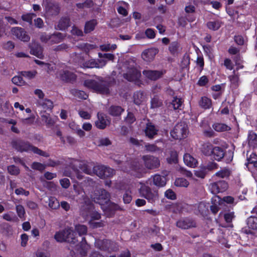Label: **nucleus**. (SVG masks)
I'll return each mask as SVG.
<instances>
[{"instance_id":"obj_1","label":"nucleus","mask_w":257,"mask_h":257,"mask_svg":"<svg viewBox=\"0 0 257 257\" xmlns=\"http://www.w3.org/2000/svg\"><path fill=\"white\" fill-rule=\"evenodd\" d=\"M115 84V80L112 77H98L97 80L87 79L84 81L85 87L93 90L97 93L106 96L110 94V88Z\"/></svg>"},{"instance_id":"obj_2","label":"nucleus","mask_w":257,"mask_h":257,"mask_svg":"<svg viewBox=\"0 0 257 257\" xmlns=\"http://www.w3.org/2000/svg\"><path fill=\"white\" fill-rule=\"evenodd\" d=\"M75 231L71 228L57 232L54 238L58 242H67L75 244L78 241L76 235L78 233L79 236L86 234L87 232V226H75Z\"/></svg>"},{"instance_id":"obj_3","label":"nucleus","mask_w":257,"mask_h":257,"mask_svg":"<svg viewBox=\"0 0 257 257\" xmlns=\"http://www.w3.org/2000/svg\"><path fill=\"white\" fill-rule=\"evenodd\" d=\"M11 145L13 148L19 152L32 151L34 153L45 157H49V153L41 150L38 148L33 146L29 142L21 139H17L12 141Z\"/></svg>"},{"instance_id":"obj_4","label":"nucleus","mask_w":257,"mask_h":257,"mask_svg":"<svg viewBox=\"0 0 257 257\" xmlns=\"http://www.w3.org/2000/svg\"><path fill=\"white\" fill-rule=\"evenodd\" d=\"M85 204L81 208V214L83 217L90 216L89 223L90 225H100L99 222H93L94 220H99L101 218L100 214L94 210L93 204L89 199L85 200Z\"/></svg>"},{"instance_id":"obj_5","label":"nucleus","mask_w":257,"mask_h":257,"mask_svg":"<svg viewBox=\"0 0 257 257\" xmlns=\"http://www.w3.org/2000/svg\"><path fill=\"white\" fill-rule=\"evenodd\" d=\"M139 193L141 197L146 198L151 203H154L159 200L158 190L155 188H151L145 184L141 186Z\"/></svg>"},{"instance_id":"obj_6","label":"nucleus","mask_w":257,"mask_h":257,"mask_svg":"<svg viewBox=\"0 0 257 257\" xmlns=\"http://www.w3.org/2000/svg\"><path fill=\"white\" fill-rule=\"evenodd\" d=\"M188 127L184 122L178 123L171 132V135L175 140H181L186 138L188 134Z\"/></svg>"},{"instance_id":"obj_7","label":"nucleus","mask_w":257,"mask_h":257,"mask_svg":"<svg viewBox=\"0 0 257 257\" xmlns=\"http://www.w3.org/2000/svg\"><path fill=\"white\" fill-rule=\"evenodd\" d=\"M43 6L46 13L50 16H57L60 11L59 4L52 0H43Z\"/></svg>"},{"instance_id":"obj_8","label":"nucleus","mask_w":257,"mask_h":257,"mask_svg":"<svg viewBox=\"0 0 257 257\" xmlns=\"http://www.w3.org/2000/svg\"><path fill=\"white\" fill-rule=\"evenodd\" d=\"M110 197V194L103 189L96 190L94 191L93 194L91 195L92 200L99 204L109 201Z\"/></svg>"},{"instance_id":"obj_9","label":"nucleus","mask_w":257,"mask_h":257,"mask_svg":"<svg viewBox=\"0 0 257 257\" xmlns=\"http://www.w3.org/2000/svg\"><path fill=\"white\" fill-rule=\"evenodd\" d=\"M56 77L61 81L69 83H73L77 79V75L74 73L67 70H61Z\"/></svg>"},{"instance_id":"obj_10","label":"nucleus","mask_w":257,"mask_h":257,"mask_svg":"<svg viewBox=\"0 0 257 257\" xmlns=\"http://www.w3.org/2000/svg\"><path fill=\"white\" fill-rule=\"evenodd\" d=\"M142 159L144 161L145 166L150 170L158 168L160 166V161L158 158L151 156H143Z\"/></svg>"},{"instance_id":"obj_11","label":"nucleus","mask_w":257,"mask_h":257,"mask_svg":"<svg viewBox=\"0 0 257 257\" xmlns=\"http://www.w3.org/2000/svg\"><path fill=\"white\" fill-rule=\"evenodd\" d=\"M114 170L104 166H96L93 167V173L100 178H105L112 176Z\"/></svg>"},{"instance_id":"obj_12","label":"nucleus","mask_w":257,"mask_h":257,"mask_svg":"<svg viewBox=\"0 0 257 257\" xmlns=\"http://www.w3.org/2000/svg\"><path fill=\"white\" fill-rule=\"evenodd\" d=\"M227 183L224 180H220L210 184V190L213 194H217L220 192L226 191L228 188Z\"/></svg>"},{"instance_id":"obj_13","label":"nucleus","mask_w":257,"mask_h":257,"mask_svg":"<svg viewBox=\"0 0 257 257\" xmlns=\"http://www.w3.org/2000/svg\"><path fill=\"white\" fill-rule=\"evenodd\" d=\"M141 74L140 71L135 67H128L127 72L123 74L124 78L129 81L134 82L139 80Z\"/></svg>"},{"instance_id":"obj_14","label":"nucleus","mask_w":257,"mask_h":257,"mask_svg":"<svg viewBox=\"0 0 257 257\" xmlns=\"http://www.w3.org/2000/svg\"><path fill=\"white\" fill-rule=\"evenodd\" d=\"M12 33L18 39L23 42H28L30 39V36L25 30L20 27H15L12 29Z\"/></svg>"},{"instance_id":"obj_15","label":"nucleus","mask_w":257,"mask_h":257,"mask_svg":"<svg viewBox=\"0 0 257 257\" xmlns=\"http://www.w3.org/2000/svg\"><path fill=\"white\" fill-rule=\"evenodd\" d=\"M211 203L210 210L214 214H215L222 207L223 201H221V198L219 196L215 195L211 199Z\"/></svg>"},{"instance_id":"obj_16","label":"nucleus","mask_w":257,"mask_h":257,"mask_svg":"<svg viewBox=\"0 0 257 257\" xmlns=\"http://www.w3.org/2000/svg\"><path fill=\"white\" fill-rule=\"evenodd\" d=\"M143 74L147 78L155 81L162 77L163 72L162 71L145 70L143 71Z\"/></svg>"},{"instance_id":"obj_17","label":"nucleus","mask_w":257,"mask_h":257,"mask_svg":"<svg viewBox=\"0 0 257 257\" xmlns=\"http://www.w3.org/2000/svg\"><path fill=\"white\" fill-rule=\"evenodd\" d=\"M30 53L39 58H42L43 56V48L39 44L32 42L29 44Z\"/></svg>"},{"instance_id":"obj_18","label":"nucleus","mask_w":257,"mask_h":257,"mask_svg":"<svg viewBox=\"0 0 257 257\" xmlns=\"http://www.w3.org/2000/svg\"><path fill=\"white\" fill-rule=\"evenodd\" d=\"M158 50L155 48H150L144 51L142 54V57L146 62H151L153 60L158 53Z\"/></svg>"},{"instance_id":"obj_19","label":"nucleus","mask_w":257,"mask_h":257,"mask_svg":"<svg viewBox=\"0 0 257 257\" xmlns=\"http://www.w3.org/2000/svg\"><path fill=\"white\" fill-rule=\"evenodd\" d=\"M158 132L156 126L151 122H148L144 130L146 136L150 139H153L157 135Z\"/></svg>"},{"instance_id":"obj_20","label":"nucleus","mask_w":257,"mask_h":257,"mask_svg":"<svg viewBox=\"0 0 257 257\" xmlns=\"http://www.w3.org/2000/svg\"><path fill=\"white\" fill-rule=\"evenodd\" d=\"M98 120L95 121V125L99 129H104L109 123L108 119L106 118L105 115L102 113H98Z\"/></svg>"},{"instance_id":"obj_21","label":"nucleus","mask_w":257,"mask_h":257,"mask_svg":"<svg viewBox=\"0 0 257 257\" xmlns=\"http://www.w3.org/2000/svg\"><path fill=\"white\" fill-rule=\"evenodd\" d=\"M212 155L217 161H220L225 156V150L220 147H214Z\"/></svg>"},{"instance_id":"obj_22","label":"nucleus","mask_w":257,"mask_h":257,"mask_svg":"<svg viewBox=\"0 0 257 257\" xmlns=\"http://www.w3.org/2000/svg\"><path fill=\"white\" fill-rule=\"evenodd\" d=\"M70 26V20L68 17H62L59 21L57 29L59 30H65Z\"/></svg>"},{"instance_id":"obj_23","label":"nucleus","mask_w":257,"mask_h":257,"mask_svg":"<svg viewBox=\"0 0 257 257\" xmlns=\"http://www.w3.org/2000/svg\"><path fill=\"white\" fill-rule=\"evenodd\" d=\"M167 179L164 176L156 174L153 177V184L159 187H162L166 185Z\"/></svg>"},{"instance_id":"obj_24","label":"nucleus","mask_w":257,"mask_h":257,"mask_svg":"<svg viewBox=\"0 0 257 257\" xmlns=\"http://www.w3.org/2000/svg\"><path fill=\"white\" fill-rule=\"evenodd\" d=\"M97 24V20L92 19L90 21H87L84 26V32L85 34H88L93 31L95 27Z\"/></svg>"},{"instance_id":"obj_25","label":"nucleus","mask_w":257,"mask_h":257,"mask_svg":"<svg viewBox=\"0 0 257 257\" xmlns=\"http://www.w3.org/2000/svg\"><path fill=\"white\" fill-rule=\"evenodd\" d=\"M123 111L121 106L116 105H111L108 109V113L113 116H119Z\"/></svg>"},{"instance_id":"obj_26","label":"nucleus","mask_w":257,"mask_h":257,"mask_svg":"<svg viewBox=\"0 0 257 257\" xmlns=\"http://www.w3.org/2000/svg\"><path fill=\"white\" fill-rule=\"evenodd\" d=\"M248 144L250 147L257 148V135L252 131L249 132L248 134Z\"/></svg>"},{"instance_id":"obj_27","label":"nucleus","mask_w":257,"mask_h":257,"mask_svg":"<svg viewBox=\"0 0 257 257\" xmlns=\"http://www.w3.org/2000/svg\"><path fill=\"white\" fill-rule=\"evenodd\" d=\"M183 159L184 163L191 167H195L197 163L196 160L189 154H185Z\"/></svg>"},{"instance_id":"obj_28","label":"nucleus","mask_w":257,"mask_h":257,"mask_svg":"<svg viewBox=\"0 0 257 257\" xmlns=\"http://www.w3.org/2000/svg\"><path fill=\"white\" fill-rule=\"evenodd\" d=\"M145 100V95L142 91H137L134 94V101L137 105H140Z\"/></svg>"},{"instance_id":"obj_29","label":"nucleus","mask_w":257,"mask_h":257,"mask_svg":"<svg viewBox=\"0 0 257 257\" xmlns=\"http://www.w3.org/2000/svg\"><path fill=\"white\" fill-rule=\"evenodd\" d=\"M214 147L212 145L209 143H206L202 145L201 151L206 156H210L212 154Z\"/></svg>"},{"instance_id":"obj_30","label":"nucleus","mask_w":257,"mask_h":257,"mask_svg":"<svg viewBox=\"0 0 257 257\" xmlns=\"http://www.w3.org/2000/svg\"><path fill=\"white\" fill-rule=\"evenodd\" d=\"M65 38V35L60 32L54 33L51 35V42L53 44L59 43Z\"/></svg>"},{"instance_id":"obj_31","label":"nucleus","mask_w":257,"mask_h":257,"mask_svg":"<svg viewBox=\"0 0 257 257\" xmlns=\"http://www.w3.org/2000/svg\"><path fill=\"white\" fill-rule=\"evenodd\" d=\"M42 120L45 122L48 127L52 126L55 124V120L50 116V114H44L41 115Z\"/></svg>"},{"instance_id":"obj_32","label":"nucleus","mask_w":257,"mask_h":257,"mask_svg":"<svg viewBox=\"0 0 257 257\" xmlns=\"http://www.w3.org/2000/svg\"><path fill=\"white\" fill-rule=\"evenodd\" d=\"M182 103L181 99L177 98V97H174L173 99L170 102L168 107L171 109L173 108L174 110H176L179 109L182 105Z\"/></svg>"},{"instance_id":"obj_33","label":"nucleus","mask_w":257,"mask_h":257,"mask_svg":"<svg viewBox=\"0 0 257 257\" xmlns=\"http://www.w3.org/2000/svg\"><path fill=\"white\" fill-rule=\"evenodd\" d=\"M71 93L78 98L86 99L88 95L83 91L79 90L76 89H72L70 91Z\"/></svg>"},{"instance_id":"obj_34","label":"nucleus","mask_w":257,"mask_h":257,"mask_svg":"<svg viewBox=\"0 0 257 257\" xmlns=\"http://www.w3.org/2000/svg\"><path fill=\"white\" fill-rule=\"evenodd\" d=\"M222 25V22L219 20L208 22L207 26L208 29L213 31L218 30Z\"/></svg>"},{"instance_id":"obj_35","label":"nucleus","mask_w":257,"mask_h":257,"mask_svg":"<svg viewBox=\"0 0 257 257\" xmlns=\"http://www.w3.org/2000/svg\"><path fill=\"white\" fill-rule=\"evenodd\" d=\"M179 47L180 45L178 42L176 41L173 42L170 44L169 47V50L172 55H176L178 53Z\"/></svg>"},{"instance_id":"obj_36","label":"nucleus","mask_w":257,"mask_h":257,"mask_svg":"<svg viewBox=\"0 0 257 257\" xmlns=\"http://www.w3.org/2000/svg\"><path fill=\"white\" fill-rule=\"evenodd\" d=\"M213 128L217 132H223L230 130L229 126L224 123H216L213 125Z\"/></svg>"},{"instance_id":"obj_37","label":"nucleus","mask_w":257,"mask_h":257,"mask_svg":"<svg viewBox=\"0 0 257 257\" xmlns=\"http://www.w3.org/2000/svg\"><path fill=\"white\" fill-rule=\"evenodd\" d=\"M94 6L92 0H86L84 3H77L76 6L78 9H83L84 8H91Z\"/></svg>"},{"instance_id":"obj_38","label":"nucleus","mask_w":257,"mask_h":257,"mask_svg":"<svg viewBox=\"0 0 257 257\" xmlns=\"http://www.w3.org/2000/svg\"><path fill=\"white\" fill-rule=\"evenodd\" d=\"M200 106L204 108H209L211 105V100L206 97H202L199 101Z\"/></svg>"},{"instance_id":"obj_39","label":"nucleus","mask_w":257,"mask_h":257,"mask_svg":"<svg viewBox=\"0 0 257 257\" xmlns=\"http://www.w3.org/2000/svg\"><path fill=\"white\" fill-rule=\"evenodd\" d=\"M174 184L177 187H187L189 183L184 178H179L176 179Z\"/></svg>"},{"instance_id":"obj_40","label":"nucleus","mask_w":257,"mask_h":257,"mask_svg":"<svg viewBox=\"0 0 257 257\" xmlns=\"http://www.w3.org/2000/svg\"><path fill=\"white\" fill-rule=\"evenodd\" d=\"M48 205L52 209H56L59 207L60 203L55 197H50L49 199Z\"/></svg>"},{"instance_id":"obj_41","label":"nucleus","mask_w":257,"mask_h":257,"mask_svg":"<svg viewBox=\"0 0 257 257\" xmlns=\"http://www.w3.org/2000/svg\"><path fill=\"white\" fill-rule=\"evenodd\" d=\"M169 164H176L178 162V154L176 151H172L170 152V157L167 159Z\"/></svg>"},{"instance_id":"obj_42","label":"nucleus","mask_w":257,"mask_h":257,"mask_svg":"<svg viewBox=\"0 0 257 257\" xmlns=\"http://www.w3.org/2000/svg\"><path fill=\"white\" fill-rule=\"evenodd\" d=\"M230 175V171L227 168H224L219 171L215 173V176L221 178H227Z\"/></svg>"},{"instance_id":"obj_43","label":"nucleus","mask_w":257,"mask_h":257,"mask_svg":"<svg viewBox=\"0 0 257 257\" xmlns=\"http://www.w3.org/2000/svg\"><path fill=\"white\" fill-rule=\"evenodd\" d=\"M79 167L82 172L87 174L91 175L93 173V169L92 170L91 167L88 164L83 163L80 164Z\"/></svg>"},{"instance_id":"obj_44","label":"nucleus","mask_w":257,"mask_h":257,"mask_svg":"<svg viewBox=\"0 0 257 257\" xmlns=\"http://www.w3.org/2000/svg\"><path fill=\"white\" fill-rule=\"evenodd\" d=\"M162 101L158 96H154L151 100V108H157L162 105Z\"/></svg>"},{"instance_id":"obj_45","label":"nucleus","mask_w":257,"mask_h":257,"mask_svg":"<svg viewBox=\"0 0 257 257\" xmlns=\"http://www.w3.org/2000/svg\"><path fill=\"white\" fill-rule=\"evenodd\" d=\"M82 67L87 68H96V62L95 59H90L85 61L82 64Z\"/></svg>"},{"instance_id":"obj_46","label":"nucleus","mask_w":257,"mask_h":257,"mask_svg":"<svg viewBox=\"0 0 257 257\" xmlns=\"http://www.w3.org/2000/svg\"><path fill=\"white\" fill-rule=\"evenodd\" d=\"M97 142V146L99 147L108 146L111 144V142L108 138H100Z\"/></svg>"},{"instance_id":"obj_47","label":"nucleus","mask_w":257,"mask_h":257,"mask_svg":"<svg viewBox=\"0 0 257 257\" xmlns=\"http://www.w3.org/2000/svg\"><path fill=\"white\" fill-rule=\"evenodd\" d=\"M44 109L51 110L53 107V102L49 99H45L40 103Z\"/></svg>"},{"instance_id":"obj_48","label":"nucleus","mask_w":257,"mask_h":257,"mask_svg":"<svg viewBox=\"0 0 257 257\" xmlns=\"http://www.w3.org/2000/svg\"><path fill=\"white\" fill-rule=\"evenodd\" d=\"M16 209L19 217L21 218H23L25 214V210L24 206L22 205H16Z\"/></svg>"},{"instance_id":"obj_49","label":"nucleus","mask_w":257,"mask_h":257,"mask_svg":"<svg viewBox=\"0 0 257 257\" xmlns=\"http://www.w3.org/2000/svg\"><path fill=\"white\" fill-rule=\"evenodd\" d=\"M12 81L13 83L19 86H22L25 83L23 78L21 76H16L12 78Z\"/></svg>"},{"instance_id":"obj_50","label":"nucleus","mask_w":257,"mask_h":257,"mask_svg":"<svg viewBox=\"0 0 257 257\" xmlns=\"http://www.w3.org/2000/svg\"><path fill=\"white\" fill-rule=\"evenodd\" d=\"M36 15L34 14L30 13L26 15H23L22 16V19L23 21L28 22L30 25H32V19Z\"/></svg>"},{"instance_id":"obj_51","label":"nucleus","mask_w":257,"mask_h":257,"mask_svg":"<svg viewBox=\"0 0 257 257\" xmlns=\"http://www.w3.org/2000/svg\"><path fill=\"white\" fill-rule=\"evenodd\" d=\"M145 147L147 151L152 153L160 151V149L154 144H147L145 145Z\"/></svg>"},{"instance_id":"obj_52","label":"nucleus","mask_w":257,"mask_h":257,"mask_svg":"<svg viewBox=\"0 0 257 257\" xmlns=\"http://www.w3.org/2000/svg\"><path fill=\"white\" fill-rule=\"evenodd\" d=\"M132 200L131 192L129 190H126L123 195V200L124 203L128 204Z\"/></svg>"},{"instance_id":"obj_53","label":"nucleus","mask_w":257,"mask_h":257,"mask_svg":"<svg viewBox=\"0 0 257 257\" xmlns=\"http://www.w3.org/2000/svg\"><path fill=\"white\" fill-rule=\"evenodd\" d=\"M8 171L10 174L13 175H17L20 173L19 169L14 165L9 166Z\"/></svg>"},{"instance_id":"obj_54","label":"nucleus","mask_w":257,"mask_h":257,"mask_svg":"<svg viewBox=\"0 0 257 257\" xmlns=\"http://www.w3.org/2000/svg\"><path fill=\"white\" fill-rule=\"evenodd\" d=\"M31 167L34 170H39L40 171H42L45 169V166L43 164L39 162H34L32 164Z\"/></svg>"},{"instance_id":"obj_55","label":"nucleus","mask_w":257,"mask_h":257,"mask_svg":"<svg viewBox=\"0 0 257 257\" xmlns=\"http://www.w3.org/2000/svg\"><path fill=\"white\" fill-rule=\"evenodd\" d=\"M165 196L168 199L175 200L176 199V195L172 189L167 190L165 193Z\"/></svg>"},{"instance_id":"obj_56","label":"nucleus","mask_w":257,"mask_h":257,"mask_svg":"<svg viewBox=\"0 0 257 257\" xmlns=\"http://www.w3.org/2000/svg\"><path fill=\"white\" fill-rule=\"evenodd\" d=\"M36 72L35 71H22L21 74L26 78L32 79L36 76Z\"/></svg>"},{"instance_id":"obj_57","label":"nucleus","mask_w":257,"mask_h":257,"mask_svg":"<svg viewBox=\"0 0 257 257\" xmlns=\"http://www.w3.org/2000/svg\"><path fill=\"white\" fill-rule=\"evenodd\" d=\"M71 33L72 35H76L77 36H83V33L82 31L75 26L72 27L71 30Z\"/></svg>"},{"instance_id":"obj_58","label":"nucleus","mask_w":257,"mask_h":257,"mask_svg":"<svg viewBox=\"0 0 257 257\" xmlns=\"http://www.w3.org/2000/svg\"><path fill=\"white\" fill-rule=\"evenodd\" d=\"M136 120V118L135 117L134 114L131 112H128L127 113V115L125 118V121L127 123L132 124Z\"/></svg>"},{"instance_id":"obj_59","label":"nucleus","mask_w":257,"mask_h":257,"mask_svg":"<svg viewBox=\"0 0 257 257\" xmlns=\"http://www.w3.org/2000/svg\"><path fill=\"white\" fill-rule=\"evenodd\" d=\"M60 183L63 188L67 189L70 185V182L68 179L64 178L60 180Z\"/></svg>"},{"instance_id":"obj_60","label":"nucleus","mask_w":257,"mask_h":257,"mask_svg":"<svg viewBox=\"0 0 257 257\" xmlns=\"http://www.w3.org/2000/svg\"><path fill=\"white\" fill-rule=\"evenodd\" d=\"M234 217L233 212L226 213L224 214V218L227 223H230Z\"/></svg>"},{"instance_id":"obj_61","label":"nucleus","mask_w":257,"mask_h":257,"mask_svg":"<svg viewBox=\"0 0 257 257\" xmlns=\"http://www.w3.org/2000/svg\"><path fill=\"white\" fill-rule=\"evenodd\" d=\"M27 206L32 210H36L38 208V205L35 202L29 200L26 202Z\"/></svg>"},{"instance_id":"obj_62","label":"nucleus","mask_w":257,"mask_h":257,"mask_svg":"<svg viewBox=\"0 0 257 257\" xmlns=\"http://www.w3.org/2000/svg\"><path fill=\"white\" fill-rule=\"evenodd\" d=\"M107 209L110 210L111 212H114L119 209V206L117 204L110 202L108 205Z\"/></svg>"},{"instance_id":"obj_63","label":"nucleus","mask_w":257,"mask_h":257,"mask_svg":"<svg viewBox=\"0 0 257 257\" xmlns=\"http://www.w3.org/2000/svg\"><path fill=\"white\" fill-rule=\"evenodd\" d=\"M34 25L36 27L41 29L44 26V23L43 20L40 18H38L34 20Z\"/></svg>"},{"instance_id":"obj_64","label":"nucleus","mask_w":257,"mask_h":257,"mask_svg":"<svg viewBox=\"0 0 257 257\" xmlns=\"http://www.w3.org/2000/svg\"><path fill=\"white\" fill-rule=\"evenodd\" d=\"M247 225H257V217L250 216L247 218Z\"/></svg>"}]
</instances>
